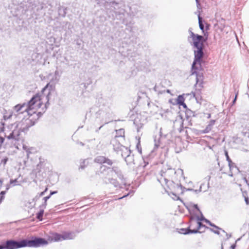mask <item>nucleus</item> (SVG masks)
<instances>
[{
  "label": "nucleus",
  "instance_id": "obj_22",
  "mask_svg": "<svg viewBox=\"0 0 249 249\" xmlns=\"http://www.w3.org/2000/svg\"><path fill=\"white\" fill-rule=\"evenodd\" d=\"M245 201L247 205H249V198L248 197L245 196Z\"/></svg>",
  "mask_w": 249,
  "mask_h": 249
},
{
  "label": "nucleus",
  "instance_id": "obj_8",
  "mask_svg": "<svg viewBox=\"0 0 249 249\" xmlns=\"http://www.w3.org/2000/svg\"><path fill=\"white\" fill-rule=\"evenodd\" d=\"M14 111L17 114H22L25 112L27 113V116L31 115L29 112V108L28 104L24 103L16 105L14 107Z\"/></svg>",
  "mask_w": 249,
  "mask_h": 249
},
{
  "label": "nucleus",
  "instance_id": "obj_4",
  "mask_svg": "<svg viewBox=\"0 0 249 249\" xmlns=\"http://www.w3.org/2000/svg\"><path fill=\"white\" fill-rule=\"evenodd\" d=\"M48 242L44 239L38 238L34 240H23L19 242L14 240H8L2 246L0 245V249H17L18 248L30 247H37L41 245L47 244Z\"/></svg>",
  "mask_w": 249,
  "mask_h": 249
},
{
  "label": "nucleus",
  "instance_id": "obj_14",
  "mask_svg": "<svg viewBox=\"0 0 249 249\" xmlns=\"http://www.w3.org/2000/svg\"><path fill=\"white\" fill-rule=\"evenodd\" d=\"M136 149L138 150V153L139 154H142V147H141V144H140V138H138V142L136 144Z\"/></svg>",
  "mask_w": 249,
  "mask_h": 249
},
{
  "label": "nucleus",
  "instance_id": "obj_33",
  "mask_svg": "<svg viewBox=\"0 0 249 249\" xmlns=\"http://www.w3.org/2000/svg\"><path fill=\"white\" fill-rule=\"evenodd\" d=\"M225 156H228L227 152H225Z\"/></svg>",
  "mask_w": 249,
  "mask_h": 249
},
{
  "label": "nucleus",
  "instance_id": "obj_28",
  "mask_svg": "<svg viewBox=\"0 0 249 249\" xmlns=\"http://www.w3.org/2000/svg\"><path fill=\"white\" fill-rule=\"evenodd\" d=\"M2 196L0 195V203H1V199H2Z\"/></svg>",
  "mask_w": 249,
  "mask_h": 249
},
{
  "label": "nucleus",
  "instance_id": "obj_23",
  "mask_svg": "<svg viewBox=\"0 0 249 249\" xmlns=\"http://www.w3.org/2000/svg\"><path fill=\"white\" fill-rule=\"evenodd\" d=\"M1 161H3V165H5L7 161V159L5 158L3 160H0Z\"/></svg>",
  "mask_w": 249,
  "mask_h": 249
},
{
  "label": "nucleus",
  "instance_id": "obj_21",
  "mask_svg": "<svg viewBox=\"0 0 249 249\" xmlns=\"http://www.w3.org/2000/svg\"><path fill=\"white\" fill-rule=\"evenodd\" d=\"M4 139L3 137L0 136V148L1 147L2 144L4 142Z\"/></svg>",
  "mask_w": 249,
  "mask_h": 249
},
{
  "label": "nucleus",
  "instance_id": "obj_25",
  "mask_svg": "<svg viewBox=\"0 0 249 249\" xmlns=\"http://www.w3.org/2000/svg\"><path fill=\"white\" fill-rule=\"evenodd\" d=\"M207 118L208 119H210L211 118V114L210 113H208V114H207Z\"/></svg>",
  "mask_w": 249,
  "mask_h": 249
},
{
  "label": "nucleus",
  "instance_id": "obj_30",
  "mask_svg": "<svg viewBox=\"0 0 249 249\" xmlns=\"http://www.w3.org/2000/svg\"><path fill=\"white\" fill-rule=\"evenodd\" d=\"M236 97H237V95H236L235 98V99H234V100H233V103H234L235 102V101H236Z\"/></svg>",
  "mask_w": 249,
  "mask_h": 249
},
{
  "label": "nucleus",
  "instance_id": "obj_13",
  "mask_svg": "<svg viewBox=\"0 0 249 249\" xmlns=\"http://www.w3.org/2000/svg\"><path fill=\"white\" fill-rule=\"evenodd\" d=\"M177 102L179 106H182L184 108L187 107L186 104L184 103V98L183 95L178 96L177 99Z\"/></svg>",
  "mask_w": 249,
  "mask_h": 249
},
{
  "label": "nucleus",
  "instance_id": "obj_18",
  "mask_svg": "<svg viewBox=\"0 0 249 249\" xmlns=\"http://www.w3.org/2000/svg\"><path fill=\"white\" fill-rule=\"evenodd\" d=\"M227 160L229 162V164L230 167H233L234 166V163L232 162L230 158V157H226Z\"/></svg>",
  "mask_w": 249,
  "mask_h": 249
},
{
  "label": "nucleus",
  "instance_id": "obj_19",
  "mask_svg": "<svg viewBox=\"0 0 249 249\" xmlns=\"http://www.w3.org/2000/svg\"><path fill=\"white\" fill-rule=\"evenodd\" d=\"M51 197V196L49 195V196H46V197H44V205L45 206H46L47 205V201L48 199H49Z\"/></svg>",
  "mask_w": 249,
  "mask_h": 249
},
{
  "label": "nucleus",
  "instance_id": "obj_5",
  "mask_svg": "<svg viewBox=\"0 0 249 249\" xmlns=\"http://www.w3.org/2000/svg\"><path fill=\"white\" fill-rule=\"evenodd\" d=\"M206 226L200 222V219L197 218H192L190 220V224L188 229H181V233H188L202 232L206 229Z\"/></svg>",
  "mask_w": 249,
  "mask_h": 249
},
{
  "label": "nucleus",
  "instance_id": "obj_34",
  "mask_svg": "<svg viewBox=\"0 0 249 249\" xmlns=\"http://www.w3.org/2000/svg\"><path fill=\"white\" fill-rule=\"evenodd\" d=\"M167 92H168V93H169V92H170V90H169V89H168V90H167Z\"/></svg>",
  "mask_w": 249,
  "mask_h": 249
},
{
  "label": "nucleus",
  "instance_id": "obj_24",
  "mask_svg": "<svg viewBox=\"0 0 249 249\" xmlns=\"http://www.w3.org/2000/svg\"><path fill=\"white\" fill-rule=\"evenodd\" d=\"M56 193H57L56 191L51 192L50 195L51 196L52 195L55 194Z\"/></svg>",
  "mask_w": 249,
  "mask_h": 249
},
{
  "label": "nucleus",
  "instance_id": "obj_20",
  "mask_svg": "<svg viewBox=\"0 0 249 249\" xmlns=\"http://www.w3.org/2000/svg\"><path fill=\"white\" fill-rule=\"evenodd\" d=\"M187 113L189 114L190 116H195V113L191 110L187 111Z\"/></svg>",
  "mask_w": 249,
  "mask_h": 249
},
{
  "label": "nucleus",
  "instance_id": "obj_9",
  "mask_svg": "<svg viewBox=\"0 0 249 249\" xmlns=\"http://www.w3.org/2000/svg\"><path fill=\"white\" fill-rule=\"evenodd\" d=\"M210 225L212 227L210 230L214 233L219 235L222 240H224L229 238V235L224 230L213 224H211Z\"/></svg>",
  "mask_w": 249,
  "mask_h": 249
},
{
  "label": "nucleus",
  "instance_id": "obj_11",
  "mask_svg": "<svg viewBox=\"0 0 249 249\" xmlns=\"http://www.w3.org/2000/svg\"><path fill=\"white\" fill-rule=\"evenodd\" d=\"M215 121L214 120H211L209 123V124L206 127L205 129L203 131V132L204 133H207L210 132L213 128V127L215 124Z\"/></svg>",
  "mask_w": 249,
  "mask_h": 249
},
{
  "label": "nucleus",
  "instance_id": "obj_6",
  "mask_svg": "<svg viewBox=\"0 0 249 249\" xmlns=\"http://www.w3.org/2000/svg\"><path fill=\"white\" fill-rule=\"evenodd\" d=\"M38 119V117L34 114V116L30 115L26 116L20 122L16 123L22 132H26L30 127L33 126Z\"/></svg>",
  "mask_w": 249,
  "mask_h": 249
},
{
  "label": "nucleus",
  "instance_id": "obj_31",
  "mask_svg": "<svg viewBox=\"0 0 249 249\" xmlns=\"http://www.w3.org/2000/svg\"><path fill=\"white\" fill-rule=\"evenodd\" d=\"M4 129V127H2L1 128V130H0V131H1V132L3 131H4V129Z\"/></svg>",
  "mask_w": 249,
  "mask_h": 249
},
{
  "label": "nucleus",
  "instance_id": "obj_7",
  "mask_svg": "<svg viewBox=\"0 0 249 249\" xmlns=\"http://www.w3.org/2000/svg\"><path fill=\"white\" fill-rule=\"evenodd\" d=\"M21 129L16 123L9 125L5 132V136L8 139L19 141L22 139Z\"/></svg>",
  "mask_w": 249,
  "mask_h": 249
},
{
  "label": "nucleus",
  "instance_id": "obj_2",
  "mask_svg": "<svg viewBox=\"0 0 249 249\" xmlns=\"http://www.w3.org/2000/svg\"><path fill=\"white\" fill-rule=\"evenodd\" d=\"M48 84L42 90L41 93H37L34 96L28 103L29 112L31 115L34 116L36 114L38 118L44 113L49 105L48 95H45L43 91L48 87Z\"/></svg>",
  "mask_w": 249,
  "mask_h": 249
},
{
  "label": "nucleus",
  "instance_id": "obj_12",
  "mask_svg": "<svg viewBox=\"0 0 249 249\" xmlns=\"http://www.w3.org/2000/svg\"><path fill=\"white\" fill-rule=\"evenodd\" d=\"M99 159H96V160L100 163H107L108 164H111L112 162L111 160L108 159H106L105 157H99Z\"/></svg>",
  "mask_w": 249,
  "mask_h": 249
},
{
  "label": "nucleus",
  "instance_id": "obj_1",
  "mask_svg": "<svg viewBox=\"0 0 249 249\" xmlns=\"http://www.w3.org/2000/svg\"><path fill=\"white\" fill-rule=\"evenodd\" d=\"M182 174V171L181 170L177 172L174 169L168 168L162 170L158 177V180L165 192L169 195L175 196L177 199L182 192V188L178 183L180 175Z\"/></svg>",
  "mask_w": 249,
  "mask_h": 249
},
{
  "label": "nucleus",
  "instance_id": "obj_15",
  "mask_svg": "<svg viewBox=\"0 0 249 249\" xmlns=\"http://www.w3.org/2000/svg\"><path fill=\"white\" fill-rule=\"evenodd\" d=\"M43 214H44V211L43 210H40L38 213H36V218L39 221L42 220Z\"/></svg>",
  "mask_w": 249,
  "mask_h": 249
},
{
  "label": "nucleus",
  "instance_id": "obj_36",
  "mask_svg": "<svg viewBox=\"0 0 249 249\" xmlns=\"http://www.w3.org/2000/svg\"><path fill=\"white\" fill-rule=\"evenodd\" d=\"M155 146H156V147H158V145H157V144H155Z\"/></svg>",
  "mask_w": 249,
  "mask_h": 249
},
{
  "label": "nucleus",
  "instance_id": "obj_17",
  "mask_svg": "<svg viewBox=\"0 0 249 249\" xmlns=\"http://www.w3.org/2000/svg\"><path fill=\"white\" fill-rule=\"evenodd\" d=\"M12 116V112L11 111H9L7 114L4 115V119H9Z\"/></svg>",
  "mask_w": 249,
  "mask_h": 249
},
{
  "label": "nucleus",
  "instance_id": "obj_16",
  "mask_svg": "<svg viewBox=\"0 0 249 249\" xmlns=\"http://www.w3.org/2000/svg\"><path fill=\"white\" fill-rule=\"evenodd\" d=\"M198 22H199V28L201 30L203 31L204 25L202 23V18L200 17V15H198Z\"/></svg>",
  "mask_w": 249,
  "mask_h": 249
},
{
  "label": "nucleus",
  "instance_id": "obj_35",
  "mask_svg": "<svg viewBox=\"0 0 249 249\" xmlns=\"http://www.w3.org/2000/svg\"><path fill=\"white\" fill-rule=\"evenodd\" d=\"M196 71H194L193 72V73H196Z\"/></svg>",
  "mask_w": 249,
  "mask_h": 249
},
{
  "label": "nucleus",
  "instance_id": "obj_29",
  "mask_svg": "<svg viewBox=\"0 0 249 249\" xmlns=\"http://www.w3.org/2000/svg\"><path fill=\"white\" fill-rule=\"evenodd\" d=\"M44 192H42L40 193V196H43L44 194Z\"/></svg>",
  "mask_w": 249,
  "mask_h": 249
},
{
  "label": "nucleus",
  "instance_id": "obj_10",
  "mask_svg": "<svg viewBox=\"0 0 249 249\" xmlns=\"http://www.w3.org/2000/svg\"><path fill=\"white\" fill-rule=\"evenodd\" d=\"M70 235L71 234L69 233H65L63 235L55 233L53 234L52 236V240L55 242L66 240L69 239Z\"/></svg>",
  "mask_w": 249,
  "mask_h": 249
},
{
  "label": "nucleus",
  "instance_id": "obj_27",
  "mask_svg": "<svg viewBox=\"0 0 249 249\" xmlns=\"http://www.w3.org/2000/svg\"><path fill=\"white\" fill-rule=\"evenodd\" d=\"M194 97L196 98V100H197L198 97L196 94H194Z\"/></svg>",
  "mask_w": 249,
  "mask_h": 249
},
{
  "label": "nucleus",
  "instance_id": "obj_37",
  "mask_svg": "<svg viewBox=\"0 0 249 249\" xmlns=\"http://www.w3.org/2000/svg\"><path fill=\"white\" fill-rule=\"evenodd\" d=\"M196 2L197 3L198 2V0H196Z\"/></svg>",
  "mask_w": 249,
  "mask_h": 249
},
{
  "label": "nucleus",
  "instance_id": "obj_3",
  "mask_svg": "<svg viewBox=\"0 0 249 249\" xmlns=\"http://www.w3.org/2000/svg\"><path fill=\"white\" fill-rule=\"evenodd\" d=\"M191 36L192 38L195 48V59L192 64V71H194L201 68V62L204 55L203 50L204 40L202 36L196 35L193 32H191Z\"/></svg>",
  "mask_w": 249,
  "mask_h": 249
},
{
  "label": "nucleus",
  "instance_id": "obj_26",
  "mask_svg": "<svg viewBox=\"0 0 249 249\" xmlns=\"http://www.w3.org/2000/svg\"><path fill=\"white\" fill-rule=\"evenodd\" d=\"M235 245H232L231 246V248L232 249H235Z\"/></svg>",
  "mask_w": 249,
  "mask_h": 249
},
{
  "label": "nucleus",
  "instance_id": "obj_32",
  "mask_svg": "<svg viewBox=\"0 0 249 249\" xmlns=\"http://www.w3.org/2000/svg\"><path fill=\"white\" fill-rule=\"evenodd\" d=\"M47 190H48V188L47 187V188H46L45 190L44 191V193L46 192L47 191Z\"/></svg>",
  "mask_w": 249,
  "mask_h": 249
}]
</instances>
